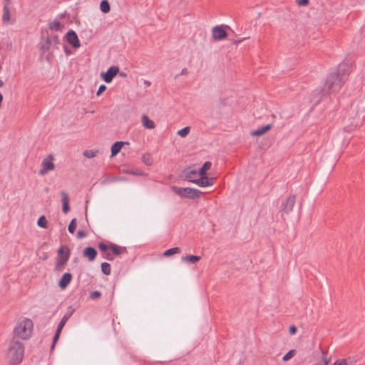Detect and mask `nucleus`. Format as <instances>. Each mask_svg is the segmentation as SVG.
I'll use <instances>...</instances> for the list:
<instances>
[{
    "label": "nucleus",
    "mask_w": 365,
    "mask_h": 365,
    "mask_svg": "<svg viewBox=\"0 0 365 365\" xmlns=\"http://www.w3.org/2000/svg\"><path fill=\"white\" fill-rule=\"evenodd\" d=\"M24 346L23 343L11 340L6 352V359L11 365H19L24 358Z\"/></svg>",
    "instance_id": "obj_1"
},
{
    "label": "nucleus",
    "mask_w": 365,
    "mask_h": 365,
    "mask_svg": "<svg viewBox=\"0 0 365 365\" xmlns=\"http://www.w3.org/2000/svg\"><path fill=\"white\" fill-rule=\"evenodd\" d=\"M346 65H340L339 67L338 73H331L325 83V88L332 92H336L339 91L343 83L345 82V78L343 75L341 74V72H344L346 70Z\"/></svg>",
    "instance_id": "obj_2"
},
{
    "label": "nucleus",
    "mask_w": 365,
    "mask_h": 365,
    "mask_svg": "<svg viewBox=\"0 0 365 365\" xmlns=\"http://www.w3.org/2000/svg\"><path fill=\"white\" fill-rule=\"evenodd\" d=\"M33 330V322L29 319L19 320L14 329V337L21 339H29Z\"/></svg>",
    "instance_id": "obj_3"
},
{
    "label": "nucleus",
    "mask_w": 365,
    "mask_h": 365,
    "mask_svg": "<svg viewBox=\"0 0 365 365\" xmlns=\"http://www.w3.org/2000/svg\"><path fill=\"white\" fill-rule=\"evenodd\" d=\"M70 249L67 246H62L58 250L57 261L55 266L56 271L63 270L70 257Z\"/></svg>",
    "instance_id": "obj_4"
},
{
    "label": "nucleus",
    "mask_w": 365,
    "mask_h": 365,
    "mask_svg": "<svg viewBox=\"0 0 365 365\" xmlns=\"http://www.w3.org/2000/svg\"><path fill=\"white\" fill-rule=\"evenodd\" d=\"M173 190L180 197L190 199L198 197L201 194V192L199 190L190 187L182 188L174 186L173 187Z\"/></svg>",
    "instance_id": "obj_5"
},
{
    "label": "nucleus",
    "mask_w": 365,
    "mask_h": 365,
    "mask_svg": "<svg viewBox=\"0 0 365 365\" xmlns=\"http://www.w3.org/2000/svg\"><path fill=\"white\" fill-rule=\"evenodd\" d=\"M69 309H70V312L63 317V318L61 319V322H59V324L58 325L55 336L53 337V344L51 347V349H53V348L55 346V344L58 340L60 334H61L63 327L65 326L66 322L71 317V315L73 314V313L74 312V309L71 307H70Z\"/></svg>",
    "instance_id": "obj_6"
},
{
    "label": "nucleus",
    "mask_w": 365,
    "mask_h": 365,
    "mask_svg": "<svg viewBox=\"0 0 365 365\" xmlns=\"http://www.w3.org/2000/svg\"><path fill=\"white\" fill-rule=\"evenodd\" d=\"M53 157L52 155H48L43 160L42 168L39 170V175H44L48 172L53 170L55 168L54 163L53 162Z\"/></svg>",
    "instance_id": "obj_7"
},
{
    "label": "nucleus",
    "mask_w": 365,
    "mask_h": 365,
    "mask_svg": "<svg viewBox=\"0 0 365 365\" xmlns=\"http://www.w3.org/2000/svg\"><path fill=\"white\" fill-rule=\"evenodd\" d=\"M295 200V195H289L284 201L282 202L280 212H282L283 214L289 213L294 206Z\"/></svg>",
    "instance_id": "obj_8"
},
{
    "label": "nucleus",
    "mask_w": 365,
    "mask_h": 365,
    "mask_svg": "<svg viewBox=\"0 0 365 365\" xmlns=\"http://www.w3.org/2000/svg\"><path fill=\"white\" fill-rule=\"evenodd\" d=\"M119 73V68L118 66L110 67L106 73H101V76L103 80L106 83H110L113 78Z\"/></svg>",
    "instance_id": "obj_9"
},
{
    "label": "nucleus",
    "mask_w": 365,
    "mask_h": 365,
    "mask_svg": "<svg viewBox=\"0 0 365 365\" xmlns=\"http://www.w3.org/2000/svg\"><path fill=\"white\" fill-rule=\"evenodd\" d=\"M199 179L190 180V182H193L200 187H208L212 186L214 184L215 178H208L206 175H200Z\"/></svg>",
    "instance_id": "obj_10"
},
{
    "label": "nucleus",
    "mask_w": 365,
    "mask_h": 365,
    "mask_svg": "<svg viewBox=\"0 0 365 365\" xmlns=\"http://www.w3.org/2000/svg\"><path fill=\"white\" fill-rule=\"evenodd\" d=\"M212 35L215 41H220L226 38L227 34L223 26H217L212 28Z\"/></svg>",
    "instance_id": "obj_11"
},
{
    "label": "nucleus",
    "mask_w": 365,
    "mask_h": 365,
    "mask_svg": "<svg viewBox=\"0 0 365 365\" xmlns=\"http://www.w3.org/2000/svg\"><path fill=\"white\" fill-rule=\"evenodd\" d=\"M67 41L72 45L74 48H79L81 44L78 40V37L74 31L70 30L66 34Z\"/></svg>",
    "instance_id": "obj_12"
},
{
    "label": "nucleus",
    "mask_w": 365,
    "mask_h": 365,
    "mask_svg": "<svg viewBox=\"0 0 365 365\" xmlns=\"http://www.w3.org/2000/svg\"><path fill=\"white\" fill-rule=\"evenodd\" d=\"M72 279V275L71 273L66 272L63 274L58 282V286L61 289H65L70 284Z\"/></svg>",
    "instance_id": "obj_13"
},
{
    "label": "nucleus",
    "mask_w": 365,
    "mask_h": 365,
    "mask_svg": "<svg viewBox=\"0 0 365 365\" xmlns=\"http://www.w3.org/2000/svg\"><path fill=\"white\" fill-rule=\"evenodd\" d=\"M84 257L87 258L89 261H93L97 256V251L92 247H87L83 252Z\"/></svg>",
    "instance_id": "obj_14"
},
{
    "label": "nucleus",
    "mask_w": 365,
    "mask_h": 365,
    "mask_svg": "<svg viewBox=\"0 0 365 365\" xmlns=\"http://www.w3.org/2000/svg\"><path fill=\"white\" fill-rule=\"evenodd\" d=\"M61 201H62V204H63L62 210H63V213L66 214L70 210L69 197H68V194L65 191H61Z\"/></svg>",
    "instance_id": "obj_15"
},
{
    "label": "nucleus",
    "mask_w": 365,
    "mask_h": 365,
    "mask_svg": "<svg viewBox=\"0 0 365 365\" xmlns=\"http://www.w3.org/2000/svg\"><path fill=\"white\" fill-rule=\"evenodd\" d=\"M142 124L143 127L148 129H153L155 127V123L150 120L148 115H143L141 117Z\"/></svg>",
    "instance_id": "obj_16"
},
{
    "label": "nucleus",
    "mask_w": 365,
    "mask_h": 365,
    "mask_svg": "<svg viewBox=\"0 0 365 365\" xmlns=\"http://www.w3.org/2000/svg\"><path fill=\"white\" fill-rule=\"evenodd\" d=\"M272 128V125L268 124L266 125H264L261 128H259L258 129L253 130L251 133V135L252 136H259L264 135L265 133L269 131Z\"/></svg>",
    "instance_id": "obj_17"
},
{
    "label": "nucleus",
    "mask_w": 365,
    "mask_h": 365,
    "mask_svg": "<svg viewBox=\"0 0 365 365\" xmlns=\"http://www.w3.org/2000/svg\"><path fill=\"white\" fill-rule=\"evenodd\" d=\"M109 249L112 251L113 255L117 256L126 252V247H120L113 243L109 245Z\"/></svg>",
    "instance_id": "obj_18"
},
{
    "label": "nucleus",
    "mask_w": 365,
    "mask_h": 365,
    "mask_svg": "<svg viewBox=\"0 0 365 365\" xmlns=\"http://www.w3.org/2000/svg\"><path fill=\"white\" fill-rule=\"evenodd\" d=\"M125 143L123 141L115 142L111 147V156L113 157L116 155L120 152L123 144Z\"/></svg>",
    "instance_id": "obj_19"
},
{
    "label": "nucleus",
    "mask_w": 365,
    "mask_h": 365,
    "mask_svg": "<svg viewBox=\"0 0 365 365\" xmlns=\"http://www.w3.org/2000/svg\"><path fill=\"white\" fill-rule=\"evenodd\" d=\"M182 260L190 264H195L200 260V257L197 255H186L182 257Z\"/></svg>",
    "instance_id": "obj_20"
},
{
    "label": "nucleus",
    "mask_w": 365,
    "mask_h": 365,
    "mask_svg": "<svg viewBox=\"0 0 365 365\" xmlns=\"http://www.w3.org/2000/svg\"><path fill=\"white\" fill-rule=\"evenodd\" d=\"M184 177L187 179L189 181L190 180H193L197 175V173L195 170H187L183 172Z\"/></svg>",
    "instance_id": "obj_21"
},
{
    "label": "nucleus",
    "mask_w": 365,
    "mask_h": 365,
    "mask_svg": "<svg viewBox=\"0 0 365 365\" xmlns=\"http://www.w3.org/2000/svg\"><path fill=\"white\" fill-rule=\"evenodd\" d=\"M100 9L103 13H108L110 11V4L107 0H103L100 4Z\"/></svg>",
    "instance_id": "obj_22"
},
{
    "label": "nucleus",
    "mask_w": 365,
    "mask_h": 365,
    "mask_svg": "<svg viewBox=\"0 0 365 365\" xmlns=\"http://www.w3.org/2000/svg\"><path fill=\"white\" fill-rule=\"evenodd\" d=\"M3 11H4L3 21L4 23H8L11 19L10 11H9V6L7 5H5L4 6Z\"/></svg>",
    "instance_id": "obj_23"
},
{
    "label": "nucleus",
    "mask_w": 365,
    "mask_h": 365,
    "mask_svg": "<svg viewBox=\"0 0 365 365\" xmlns=\"http://www.w3.org/2000/svg\"><path fill=\"white\" fill-rule=\"evenodd\" d=\"M212 163L210 161H207L204 163L202 167L199 170V175H206V172L211 168Z\"/></svg>",
    "instance_id": "obj_24"
},
{
    "label": "nucleus",
    "mask_w": 365,
    "mask_h": 365,
    "mask_svg": "<svg viewBox=\"0 0 365 365\" xmlns=\"http://www.w3.org/2000/svg\"><path fill=\"white\" fill-rule=\"evenodd\" d=\"M181 251L180 248V247H173V248H170L169 250H167L163 255L165 257H170L174 254H178V253H180Z\"/></svg>",
    "instance_id": "obj_25"
},
{
    "label": "nucleus",
    "mask_w": 365,
    "mask_h": 365,
    "mask_svg": "<svg viewBox=\"0 0 365 365\" xmlns=\"http://www.w3.org/2000/svg\"><path fill=\"white\" fill-rule=\"evenodd\" d=\"M142 161L146 165H151L153 163V159L152 156L150 153H145L142 156Z\"/></svg>",
    "instance_id": "obj_26"
},
{
    "label": "nucleus",
    "mask_w": 365,
    "mask_h": 365,
    "mask_svg": "<svg viewBox=\"0 0 365 365\" xmlns=\"http://www.w3.org/2000/svg\"><path fill=\"white\" fill-rule=\"evenodd\" d=\"M101 270L104 274L109 275L111 271L110 264L108 262H103L101 264Z\"/></svg>",
    "instance_id": "obj_27"
},
{
    "label": "nucleus",
    "mask_w": 365,
    "mask_h": 365,
    "mask_svg": "<svg viewBox=\"0 0 365 365\" xmlns=\"http://www.w3.org/2000/svg\"><path fill=\"white\" fill-rule=\"evenodd\" d=\"M38 226L42 228H46L48 225V222L45 216H41L37 222Z\"/></svg>",
    "instance_id": "obj_28"
},
{
    "label": "nucleus",
    "mask_w": 365,
    "mask_h": 365,
    "mask_svg": "<svg viewBox=\"0 0 365 365\" xmlns=\"http://www.w3.org/2000/svg\"><path fill=\"white\" fill-rule=\"evenodd\" d=\"M98 150H86L83 151V155L88 158H92L96 155Z\"/></svg>",
    "instance_id": "obj_29"
},
{
    "label": "nucleus",
    "mask_w": 365,
    "mask_h": 365,
    "mask_svg": "<svg viewBox=\"0 0 365 365\" xmlns=\"http://www.w3.org/2000/svg\"><path fill=\"white\" fill-rule=\"evenodd\" d=\"M51 45V39H50V38L47 37L46 38L45 42L41 45V47H40L41 50L48 51L50 48Z\"/></svg>",
    "instance_id": "obj_30"
},
{
    "label": "nucleus",
    "mask_w": 365,
    "mask_h": 365,
    "mask_svg": "<svg viewBox=\"0 0 365 365\" xmlns=\"http://www.w3.org/2000/svg\"><path fill=\"white\" fill-rule=\"evenodd\" d=\"M190 128L189 126H187L182 129L179 130L178 131V134L182 138H185L190 133Z\"/></svg>",
    "instance_id": "obj_31"
},
{
    "label": "nucleus",
    "mask_w": 365,
    "mask_h": 365,
    "mask_svg": "<svg viewBox=\"0 0 365 365\" xmlns=\"http://www.w3.org/2000/svg\"><path fill=\"white\" fill-rule=\"evenodd\" d=\"M48 27L51 30L58 31L61 28V24L58 21H53L49 24Z\"/></svg>",
    "instance_id": "obj_32"
},
{
    "label": "nucleus",
    "mask_w": 365,
    "mask_h": 365,
    "mask_svg": "<svg viewBox=\"0 0 365 365\" xmlns=\"http://www.w3.org/2000/svg\"><path fill=\"white\" fill-rule=\"evenodd\" d=\"M296 350L292 349L289 351L284 356L282 357V360L286 361L292 359L296 354Z\"/></svg>",
    "instance_id": "obj_33"
},
{
    "label": "nucleus",
    "mask_w": 365,
    "mask_h": 365,
    "mask_svg": "<svg viewBox=\"0 0 365 365\" xmlns=\"http://www.w3.org/2000/svg\"><path fill=\"white\" fill-rule=\"evenodd\" d=\"M76 228V220L74 218L73 219L68 227V232L71 234L74 233L75 230Z\"/></svg>",
    "instance_id": "obj_34"
},
{
    "label": "nucleus",
    "mask_w": 365,
    "mask_h": 365,
    "mask_svg": "<svg viewBox=\"0 0 365 365\" xmlns=\"http://www.w3.org/2000/svg\"><path fill=\"white\" fill-rule=\"evenodd\" d=\"M101 296V293L99 291H93L91 292L90 297L92 299H97Z\"/></svg>",
    "instance_id": "obj_35"
},
{
    "label": "nucleus",
    "mask_w": 365,
    "mask_h": 365,
    "mask_svg": "<svg viewBox=\"0 0 365 365\" xmlns=\"http://www.w3.org/2000/svg\"><path fill=\"white\" fill-rule=\"evenodd\" d=\"M98 248L101 251L106 253L108 250L109 249V246H108L107 245H106L103 242H101L98 244Z\"/></svg>",
    "instance_id": "obj_36"
},
{
    "label": "nucleus",
    "mask_w": 365,
    "mask_h": 365,
    "mask_svg": "<svg viewBox=\"0 0 365 365\" xmlns=\"http://www.w3.org/2000/svg\"><path fill=\"white\" fill-rule=\"evenodd\" d=\"M103 257L108 261H113L114 259L113 255L108 252L104 254Z\"/></svg>",
    "instance_id": "obj_37"
},
{
    "label": "nucleus",
    "mask_w": 365,
    "mask_h": 365,
    "mask_svg": "<svg viewBox=\"0 0 365 365\" xmlns=\"http://www.w3.org/2000/svg\"><path fill=\"white\" fill-rule=\"evenodd\" d=\"M334 365H347L346 359H339L334 362Z\"/></svg>",
    "instance_id": "obj_38"
},
{
    "label": "nucleus",
    "mask_w": 365,
    "mask_h": 365,
    "mask_svg": "<svg viewBox=\"0 0 365 365\" xmlns=\"http://www.w3.org/2000/svg\"><path fill=\"white\" fill-rule=\"evenodd\" d=\"M106 90V86L105 85L100 86V87L96 93V95L100 96Z\"/></svg>",
    "instance_id": "obj_39"
},
{
    "label": "nucleus",
    "mask_w": 365,
    "mask_h": 365,
    "mask_svg": "<svg viewBox=\"0 0 365 365\" xmlns=\"http://www.w3.org/2000/svg\"><path fill=\"white\" fill-rule=\"evenodd\" d=\"M86 236V233L83 230H78L77 232V237L78 238H83Z\"/></svg>",
    "instance_id": "obj_40"
},
{
    "label": "nucleus",
    "mask_w": 365,
    "mask_h": 365,
    "mask_svg": "<svg viewBox=\"0 0 365 365\" xmlns=\"http://www.w3.org/2000/svg\"><path fill=\"white\" fill-rule=\"evenodd\" d=\"M297 329L294 325L290 326L289 330L290 334H292V335L294 334L297 332Z\"/></svg>",
    "instance_id": "obj_41"
},
{
    "label": "nucleus",
    "mask_w": 365,
    "mask_h": 365,
    "mask_svg": "<svg viewBox=\"0 0 365 365\" xmlns=\"http://www.w3.org/2000/svg\"><path fill=\"white\" fill-rule=\"evenodd\" d=\"M297 4L299 6H307L309 4V0H299Z\"/></svg>",
    "instance_id": "obj_42"
},
{
    "label": "nucleus",
    "mask_w": 365,
    "mask_h": 365,
    "mask_svg": "<svg viewBox=\"0 0 365 365\" xmlns=\"http://www.w3.org/2000/svg\"><path fill=\"white\" fill-rule=\"evenodd\" d=\"M347 360V365H355V363L356 362V360L354 359H349Z\"/></svg>",
    "instance_id": "obj_43"
},
{
    "label": "nucleus",
    "mask_w": 365,
    "mask_h": 365,
    "mask_svg": "<svg viewBox=\"0 0 365 365\" xmlns=\"http://www.w3.org/2000/svg\"><path fill=\"white\" fill-rule=\"evenodd\" d=\"M186 74H187V68H184L181 71L180 75H186Z\"/></svg>",
    "instance_id": "obj_44"
},
{
    "label": "nucleus",
    "mask_w": 365,
    "mask_h": 365,
    "mask_svg": "<svg viewBox=\"0 0 365 365\" xmlns=\"http://www.w3.org/2000/svg\"><path fill=\"white\" fill-rule=\"evenodd\" d=\"M120 76L121 77H126L127 76V73H124V72H120Z\"/></svg>",
    "instance_id": "obj_45"
},
{
    "label": "nucleus",
    "mask_w": 365,
    "mask_h": 365,
    "mask_svg": "<svg viewBox=\"0 0 365 365\" xmlns=\"http://www.w3.org/2000/svg\"><path fill=\"white\" fill-rule=\"evenodd\" d=\"M242 41V40H239V41L235 40V41H233V43H234L235 44H237V43H240Z\"/></svg>",
    "instance_id": "obj_46"
},
{
    "label": "nucleus",
    "mask_w": 365,
    "mask_h": 365,
    "mask_svg": "<svg viewBox=\"0 0 365 365\" xmlns=\"http://www.w3.org/2000/svg\"><path fill=\"white\" fill-rule=\"evenodd\" d=\"M4 86V82L2 80L0 79V88Z\"/></svg>",
    "instance_id": "obj_47"
},
{
    "label": "nucleus",
    "mask_w": 365,
    "mask_h": 365,
    "mask_svg": "<svg viewBox=\"0 0 365 365\" xmlns=\"http://www.w3.org/2000/svg\"><path fill=\"white\" fill-rule=\"evenodd\" d=\"M43 259H47V255H46V254H44Z\"/></svg>",
    "instance_id": "obj_48"
},
{
    "label": "nucleus",
    "mask_w": 365,
    "mask_h": 365,
    "mask_svg": "<svg viewBox=\"0 0 365 365\" xmlns=\"http://www.w3.org/2000/svg\"><path fill=\"white\" fill-rule=\"evenodd\" d=\"M5 1H6L7 3H9L10 1V0H5Z\"/></svg>",
    "instance_id": "obj_49"
},
{
    "label": "nucleus",
    "mask_w": 365,
    "mask_h": 365,
    "mask_svg": "<svg viewBox=\"0 0 365 365\" xmlns=\"http://www.w3.org/2000/svg\"><path fill=\"white\" fill-rule=\"evenodd\" d=\"M145 84H148V85H149V84H150V83H149L148 82H147V81H145Z\"/></svg>",
    "instance_id": "obj_50"
}]
</instances>
